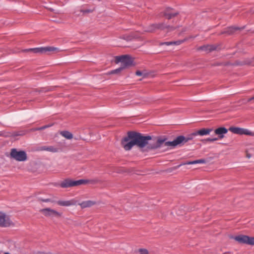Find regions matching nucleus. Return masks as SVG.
I'll list each match as a JSON object with an SVG mask.
<instances>
[{
	"label": "nucleus",
	"instance_id": "1",
	"mask_svg": "<svg viewBox=\"0 0 254 254\" xmlns=\"http://www.w3.org/2000/svg\"><path fill=\"white\" fill-rule=\"evenodd\" d=\"M157 139L150 135H143L139 132L129 131L127 136L122 139L121 143L126 150H130L135 145L140 148L147 146L148 149L154 150L156 148L151 147L157 144Z\"/></svg>",
	"mask_w": 254,
	"mask_h": 254
},
{
	"label": "nucleus",
	"instance_id": "2",
	"mask_svg": "<svg viewBox=\"0 0 254 254\" xmlns=\"http://www.w3.org/2000/svg\"><path fill=\"white\" fill-rule=\"evenodd\" d=\"M121 63V66L117 69L109 72V74L118 73L125 69L133 65V61L131 57L128 55H122L116 57V63Z\"/></svg>",
	"mask_w": 254,
	"mask_h": 254
},
{
	"label": "nucleus",
	"instance_id": "3",
	"mask_svg": "<svg viewBox=\"0 0 254 254\" xmlns=\"http://www.w3.org/2000/svg\"><path fill=\"white\" fill-rule=\"evenodd\" d=\"M10 158L19 162L27 160L26 152L24 150H18L16 148H12L10 151Z\"/></svg>",
	"mask_w": 254,
	"mask_h": 254
},
{
	"label": "nucleus",
	"instance_id": "4",
	"mask_svg": "<svg viewBox=\"0 0 254 254\" xmlns=\"http://www.w3.org/2000/svg\"><path fill=\"white\" fill-rule=\"evenodd\" d=\"M231 238L234 239L240 244H247L254 246V237H250L244 235H239L232 236Z\"/></svg>",
	"mask_w": 254,
	"mask_h": 254
},
{
	"label": "nucleus",
	"instance_id": "5",
	"mask_svg": "<svg viewBox=\"0 0 254 254\" xmlns=\"http://www.w3.org/2000/svg\"><path fill=\"white\" fill-rule=\"evenodd\" d=\"M169 29L170 30L175 29L173 26L165 24L164 23H153L146 27L144 31L147 32H153L158 29Z\"/></svg>",
	"mask_w": 254,
	"mask_h": 254
},
{
	"label": "nucleus",
	"instance_id": "6",
	"mask_svg": "<svg viewBox=\"0 0 254 254\" xmlns=\"http://www.w3.org/2000/svg\"><path fill=\"white\" fill-rule=\"evenodd\" d=\"M177 146L175 139L173 141H166V138L161 139L158 138L157 139V144L155 146H152V148H158L161 147H167L169 148L170 147V149L172 148H175Z\"/></svg>",
	"mask_w": 254,
	"mask_h": 254
},
{
	"label": "nucleus",
	"instance_id": "7",
	"mask_svg": "<svg viewBox=\"0 0 254 254\" xmlns=\"http://www.w3.org/2000/svg\"><path fill=\"white\" fill-rule=\"evenodd\" d=\"M58 50V49L54 47H41L34 48L26 49L24 50V52H32L34 53L43 54L49 52Z\"/></svg>",
	"mask_w": 254,
	"mask_h": 254
},
{
	"label": "nucleus",
	"instance_id": "8",
	"mask_svg": "<svg viewBox=\"0 0 254 254\" xmlns=\"http://www.w3.org/2000/svg\"><path fill=\"white\" fill-rule=\"evenodd\" d=\"M13 225L14 223L9 217L4 212L0 211V227H8Z\"/></svg>",
	"mask_w": 254,
	"mask_h": 254
},
{
	"label": "nucleus",
	"instance_id": "9",
	"mask_svg": "<svg viewBox=\"0 0 254 254\" xmlns=\"http://www.w3.org/2000/svg\"><path fill=\"white\" fill-rule=\"evenodd\" d=\"M229 130L233 133L239 135H249L251 136L254 135V132L251 131L248 129L242 128L240 127H231L229 128Z\"/></svg>",
	"mask_w": 254,
	"mask_h": 254
},
{
	"label": "nucleus",
	"instance_id": "10",
	"mask_svg": "<svg viewBox=\"0 0 254 254\" xmlns=\"http://www.w3.org/2000/svg\"><path fill=\"white\" fill-rule=\"evenodd\" d=\"M40 212L42 213L46 217L53 218L55 217H60L62 213L50 208L41 209Z\"/></svg>",
	"mask_w": 254,
	"mask_h": 254
},
{
	"label": "nucleus",
	"instance_id": "11",
	"mask_svg": "<svg viewBox=\"0 0 254 254\" xmlns=\"http://www.w3.org/2000/svg\"><path fill=\"white\" fill-rule=\"evenodd\" d=\"M192 135L191 134H189L187 136H185L184 135H179L175 139V142L177 146L179 145L180 146H182L185 143L189 141V140H192Z\"/></svg>",
	"mask_w": 254,
	"mask_h": 254
},
{
	"label": "nucleus",
	"instance_id": "12",
	"mask_svg": "<svg viewBox=\"0 0 254 254\" xmlns=\"http://www.w3.org/2000/svg\"><path fill=\"white\" fill-rule=\"evenodd\" d=\"M212 130V129L211 128H203L200 130L193 132V133H191V135H192V137L193 139L194 136H195L198 135L201 136L208 135Z\"/></svg>",
	"mask_w": 254,
	"mask_h": 254
},
{
	"label": "nucleus",
	"instance_id": "13",
	"mask_svg": "<svg viewBox=\"0 0 254 254\" xmlns=\"http://www.w3.org/2000/svg\"><path fill=\"white\" fill-rule=\"evenodd\" d=\"M229 129L225 127H220L215 129L214 132L218 135V139H222L224 137V134L228 132Z\"/></svg>",
	"mask_w": 254,
	"mask_h": 254
},
{
	"label": "nucleus",
	"instance_id": "14",
	"mask_svg": "<svg viewBox=\"0 0 254 254\" xmlns=\"http://www.w3.org/2000/svg\"><path fill=\"white\" fill-rule=\"evenodd\" d=\"M206 162V160L204 159H201L196 160H194V161H188V162L180 164L175 166V169H178L181 166H182L183 165H192V164H198V163L204 164V163H205Z\"/></svg>",
	"mask_w": 254,
	"mask_h": 254
},
{
	"label": "nucleus",
	"instance_id": "15",
	"mask_svg": "<svg viewBox=\"0 0 254 254\" xmlns=\"http://www.w3.org/2000/svg\"><path fill=\"white\" fill-rule=\"evenodd\" d=\"M173 9L171 7H167L164 12V15L168 19H171L172 17L177 16L179 14L178 11L173 12Z\"/></svg>",
	"mask_w": 254,
	"mask_h": 254
},
{
	"label": "nucleus",
	"instance_id": "16",
	"mask_svg": "<svg viewBox=\"0 0 254 254\" xmlns=\"http://www.w3.org/2000/svg\"><path fill=\"white\" fill-rule=\"evenodd\" d=\"M57 203L60 206L67 207L76 205V201L74 199H71L69 200H58L57 201Z\"/></svg>",
	"mask_w": 254,
	"mask_h": 254
},
{
	"label": "nucleus",
	"instance_id": "17",
	"mask_svg": "<svg viewBox=\"0 0 254 254\" xmlns=\"http://www.w3.org/2000/svg\"><path fill=\"white\" fill-rule=\"evenodd\" d=\"M216 49V47L213 45H206L199 47L198 48L199 51H203L208 53Z\"/></svg>",
	"mask_w": 254,
	"mask_h": 254
},
{
	"label": "nucleus",
	"instance_id": "18",
	"mask_svg": "<svg viewBox=\"0 0 254 254\" xmlns=\"http://www.w3.org/2000/svg\"><path fill=\"white\" fill-rule=\"evenodd\" d=\"M244 28H240L236 26H231L226 28L222 32V34H227L228 35H232L236 31L242 29Z\"/></svg>",
	"mask_w": 254,
	"mask_h": 254
},
{
	"label": "nucleus",
	"instance_id": "19",
	"mask_svg": "<svg viewBox=\"0 0 254 254\" xmlns=\"http://www.w3.org/2000/svg\"><path fill=\"white\" fill-rule=\"evenodd\" d=\"M40 150L47 151L52 153H56L59 152V149L54 146H43L40 148Z\"/></svg>",
	"mask_w": 254,
	"mask_h": 254
},
{
	"label": "nucleus",
	"instance_id": "20",
	"mask_svg": "<svg viewBox=\"0 0 254 254\" xmlns=\"http://www.w3.org/2000/svg\"><path fill=\"white\" fill-rule=\"evenodd\" d=\"M95 201L89 200L86 201H83L81 203H79V205L82 208H85L86 207H89L92 206V205L95 204Z\"/></svg>",
	"mask_w": 254,
	"mask_h": 254
},
{
	"label": "nucleus",
	"instance_id": "21",
	"mask_svg": "<svg viewBox=\"0 0 254 254\" xmlns=\"http://www.w3.org/2000/svg\"><path fill=\"white\" fill-rule=\"evenodd\" d=\"M59 186L62 188L71 187V179H66L64 180L59 184Z\"/></svg>",
	"mask_w": 254,
	"mask_h": 254
},
{
	"label": "nucleus",
	"instance_id": "22",
	"mask_svg": "<svg viewBox=\"0 0 254 254\" xmlns=\"http://www.w3.org/2000/svg\"><path fill=\"white\" fill-rule=\"evenodd\" d=\"M88 182V180L80 179L78 180H71V187L74 186H78L82 184H85Z\"/></svg>",
	"mask_w": 254,
	"mask_h": 254
},
{
	"label": "nucleus",
	"instance_id": "23",
	"mask_svg": "<svg viewBox=\"0 0 254 254\" xmlns=\"http://www.w3.org/2000/svg\"><path fill=\"white\" fill-rule=\"evenodd\" d=\"M60 134L66 139H70L72 138V134L67 130H64L60 132Z\"/></svg>",
	"mask_w": 254,
	"mask_h": 254
},
{
	"label": "nucleus",
	"instance_id": "24",
	"mask_svg": "<svg viewBox=\"0 0 254 254\" xmlns=\"http://www.w3.org/2000/svg\"><path fill=\"white\" fill-rule=\"evenodd\" d=\"M25 134L24 131H14L12 132L11 134H10V136H20V135H23Z\"/></svg>",
	"mask_w": 254,
	"mask_h": 254
},
{
	"label": "nucleus",
	"instance_id": "25",
	"mask_svg": "<svg viewBox=\"0 0 254 254\" xmlns=\"http://www.w3.org/2000/svg\"><path fill=\"white\" fill-rule=\"evenodd\" d=\"M186 41V39H183V40H179L175 41H173V45H180L181 44L183 43L184 42Z\"/></svg>",
	"mask_w": 254,
	"mask_h": 254
},
{
	"label": "nucleus",
	"instance_id": "26",
	"mask_svg": "<svg viewBox=\"0 0 254 254\" xmlns=\"http://www.w3.org/2000/svg\"><path fill=\"white\" fill-rule=\"evenodd\" d=\"M132 36L131 35H123L122 37V38L127 41H131L132 39Z\"/></svg>",
	"mask_w": 254,
	"mask_h": 254
},
{
	"label": "nucleus",
	"instance_id": "27",
	"mask_svg": "<svg viewBox=\"0 0 254 254\" xmlns=\"http://www.w3.org/2000/svg\"><path fill=\"white\" fill-rule=\"evenodd\" d=\"M47 128V127L45 126H42L41 127H37V128H32L31 129V131H36V130H44L46 128Z\"/></svg>",
	"mask_w": 254,
	"mask_h": 254
},
{
	"label": "nucleus",
	"instance_id": "28",
	"mask_svg": "<svg viewBox=\"0 0 254 254\" xmlns=\"http://www.w3.org/2000/svg\"><path fill=\"white\" fill-rule=\"evenodd\" d=\"M38 199L42 202H53V201L51 198H39Z\"/></svg>",
	"mask_w": 254,
	"mask_h": 254
},
{
	"label": "nucleus",
	"instance_id": "29",
	"mask_svg": "<svg viewBox=\"0 0 254 254\" xmlns=\"http://www.w3.org/2000/svg\"><path fill=\"white\" fill-rule=\"evenodd\" d=\"M10 133L5 132V131H0V136H4L8 137L10 136L11 134Z\"/></svg>",
	"mask_w": 254,
	"mask_h": 254
},
{
	"label": "nucleus",
	"instance_id": "30",
	"mask_svg": "<svg viewBox=\"0 0 254 254\" xmlns=\"http://www.w3.org/2000/svg\"><path fill=\"white\" fill-rule=\"evenodd\" d=\"M159 45L160 46H163V45L171 46V45H173V41L161 42L159 44Z\"/></svg>",
	"mask_w": 254,
	"mask_h": 254
},
{
	"label": "nucleus",
	"instance_id": "31",
	"mask_svg": "<svg viewBox=\"0 0 254 254\" xmlns=\"http://www.w3.org/2000/svg\"><path fill=\"white\" fill-rule=\"evenodd\" d=\"M139 254H148V252L146 249H140L138 250Z\"/></svg>",
	"mask_w": 254,
	"mask_h": 254
},
{
	"label": "nucleus",
	"instance_id": "32",
	"mask_svg": "<svg viewBox=\"0 0 254 254\" xmlns=\"http://www.w3.org/2000/svg\"><path fill=\"white\" fill-rule=\"evenodd\" d=\"M219 139L217 138V137H214V138H210V137H208L207 138L206 140L208 141H210V142H213L214 141H216V140H218Z\"/></svg>",
	"mask_w": 254,
	"mask_h": 254
},
{
	"label": "nucleus",
	"instance_id": "33",
	"mask_svg": "<svg viewBox=\"0 0 254 254\" xmlns=\"http://www.w3.org/2000/svg\"><path fill=\"white\" fill-rule=\"evenodd\" d=\"M136 75L138 76H141L142 75V72L140 70H137L136 71Z\"/></svg>",
	"mask_w": 254,
	"mask_h": 254
},
{
	"label": "nucleus",
	"instance_id": "34",
	"mask_svg": "<svg viewBox=\"0 0 254 254\" xmlns=\"http://www.w3.org/2000/svg\"><path fill=\"white\" fill-rule=\"evenodd\" d=\"M253 100H254V96L253 97L249 98L248 101V102H250Z\"/></svg>",
	"mask_w": 254,
	"mask_h": 254
},
{
	"label": "nucleus",
	"instance_id": "35",
	"mask_svg": "<svg viewBox=\"0 0 254 254\" xmlns=\"http://www.w3.org/2000/svg\"><path fill=\"white\" fill-rule=\"evenodd\" d=\"M52 126H53V124H49V125H46V126L47 127V128L49 127H51Z\"/></svg>",
	"mask_w": 254,
	"mask_h": 254
},
{
	"label": "nucleus",
	"instance_id": "36",
	"mask_svg": "<svg viewBox=\"0 0 254 254\" xmlns=\"http://www.w3.org/2000/svg\"><path fill=\"white\" fill-rule=\"evenodd\" d=\"M247 157L250 158L251 157V155L250 154H248Z\"/></svg>",
	"mask_w": 254,
	"mask_h": 254
},
{
	"label": "nucleus",
	"instance_id": "37",
	"mask_svg": "<svg viewBox=\"0 0 254 254\" xmlns=\"http://www.w3.org/2000/svg\"><path fill=\"white\" fill-rule=\"evenodd\" d=\"M4 254H9L8 252H5Z\"/></svg>",
	"mask_w": 254,
	"mask_h": 254
}]
</instances>
